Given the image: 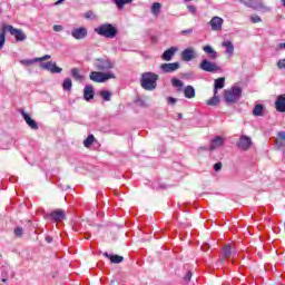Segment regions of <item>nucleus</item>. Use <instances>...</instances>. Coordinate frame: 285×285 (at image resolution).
<instances>
[{
  "label": "nucleus",
  "mask_w": 285,
  "mask_h": 285,
  "mask_svg": "<svg viewBox=\"0 0 285 285\" xmlns=\"http://www.w3.org/2000/svg\"><path fill=\"white\" fill-rule=\"evenodd\" d=\"M9 32L11 37L16 38V41H26L28 39V36L23 30L21 29H14L12 24H6L2 26V31H1V47L3 48V45L6 43V33Z\"/></svg>",
  "instance_id": "nucleus-1"
},
{
  "label": "nucleus",
  "mask_w": 285,
  "mask_h": 285,
  "mask_svg": "<svg viewBox=\"0 0 285 285\" xmlns=\"http://www.w3.org/2000/svg\"><path fill=\"white\" fill-rule=\"evenodd\" d=\"M157 81H159V75L155 72H144L140 78V86L144 90L153 91L157 88Z\"/></svg>",
  "instance_id": "nucleus-2"
},
{
  "label": "nucleus",
  "mask_w": 285,
  "mask_h": 285,
  "mask_svg": "<svg viewBox=\"0 0 285 285\" xmlns=\"http://www.w3.org/2000/svg\"><path fill=\"white\" fill-rule=\"evenodd\" d=\"M95 32L96 35H99V37H105L106 39H115L119 31L111 23H102L95 28Z\"/></svg>",
  "instance_id": "nucleus-3"
},
{
  "label": "nucleus",
  "mask_w": 285,
  "mask_h": 285,
  "mask_svg": "<svg viewBox=\"0 0 285 285\" xmlns=\"http://www.w3.org/2000/svg\"><path fill=\"white\" fill-rule=\"evenodd\" d=\"M89 79L96 83H105L108 79H116V76L114 72L91 71Z\"/></svg>",
  "instance_id": "nucleus-4"
},
{
  "label": "nucleus",
  "mask_w": 285,
  "mask_h": 285,
  "mask_svg": "<svg viewBox=\"0 0 285 285\" xmlns=\"http://www.w3.org/2000/svg\"><path fill=\"white\" fill-rule=\"evenodd\" d=\"M94 66L96 70L100 72H108V70L115 68V62L110 61L108 58H98L94 61Z\"/></svg>",
  "instance_id": "nucleus-5"
},
{
  "label": "nucleus",
  "mask_w": 285,
  "mask_h": 285,
  "mask_svg": "<svg viewBox=\"0 0 285 285\" xmlns=\"http://www.w3.org/2000/svg\"><path fill=\"white\" fill-rule=\"evenodd\" d=\"M238 99H242V88L233 87L229 90H225L226 104H237Z\"/></svg>",
  "instance_id": "nucleus-6"
},
{
  "label": "nucleus",
  "mask_w": 285,
  "mask_h": 285,
  "mask_svg": "<svg viewBox=\"0 0 285 285\" xmlns=\"http://www.w3.org/2000/svg\"><path fill=\"white\" fill-rule=\"evenodd\" d=\"M199 68L200 70H204V72H219V70H222L217 63L209 61L208 59L202 60Z\"/></svg>",
  "instance_id": "nucleus-7"
},
{
  "label": "nucleus",
  "mask_w": 285,
  "mask_h": 285,
  "mask_svg": "<svg viewBox=\"0 0 285 285\" xmlns=\"http://www.w3.org/2000/svg\"><path fill=\"white\" fill-rule=\"evenodd\" d=\"M40 68L42 70H48L49 72H52V75H59L63 71L60 67H57V62L48 61V62H41Z\"/></svg>",
  "instance_id": "nucleus-8"
},
{
  "label": "nucleus",
  "mask_w": 285,
  "mask_h": 285,
  "mask_svg": "<svg viewBox=\"0 0 285 285\" xmlns=\"http://www.w3.org/2000/svg\"><path fill=\"white\" fill-rule=\"evenodd\" d=\"M46 218L50 219V222H63V219H66V210L56 209V210L47 214Z\"/></svg>",
  "instance_id": "nucleus-9"
},
{
  "label": "nucleus",
  "mask_w": 285,
  "mask_h": 285,
  "mask_svg": "<svg viewBox=\"0 0 285 285\" xmlns=\"http://www.w3.org/2000/svg\"><path fill=\"white\" fill-rule=\"evenodd\" d=\"M19 112L22 116V118L24 119L26 124L29 126V128H31V130H39V125L37 124V121L35 119L30 118V115H28L26 112V110L20 109Z\"/></svg>",
  "instance_id": "nucleus-10"
},
{
  "label": "nucleus",
  "mask_w": 285,
  "mask_h": 285,
  "mask_svg": "<svg viewBox=\"0 0 285 285\" xmlns=\"http://www.w3.org/2000/svg\"><path fill=\"white\" fill-rule=\"evenodd\" d=\"M250 146H253V140L250 139V137L243 135L240 136L238 142H237V147L240 150H248L250 148Z\"/></svg>",
  "instance_id": "nucleus-11"
},
{
  "label": "nucleus",
  "mask_w": 285,
  "mask_h": 285,
  "mask_svg": "<svg viewBox=\"0 0 285 285\" xmlns=\"http://www.w3.org/2000/svg\"><path fill=\"white\" fill-rule=\"evenodd\" d=\"M208 24L210 26L212 30H214V32H219V30H222V27L224 26V19L215 16L212 18Z\"/></svg>",
  "instance_id": "nucleus-12"
},
{
  "label": "nucleus",
  "mask_w": 285,
  "mask_h": 285,
  "mask_svg": "<svg viewBox=\"0 0 285 285\" xmlns=\"http://www.w3.org/2000/svg\"><path fill=\"white\" fill-rule=\"evenodd\" d=\"M224 146V138L222 136H216L212 142L209 148L200 147L203 150H216V148H222Z\"/></svg>",
  "instance_id": "nucleus-13"
},
{
  "label": "nucleus",
  "mask_w": 285,
  "mask_h": 285,
  "mask_svg": "<svg viewBox=\"0 0 285 285\" xmlns=\"http://www.w3.org/2000/svg\"><path fill=\"white\" fill-rule=\"evenodd\" d=\"M180 65L179 62H169V63H161L160 70L163 72H176V70H179Z\"/></svg>",
  "instance_id": "nucleus-14"
},
{
  "label": "nucleus",
  "mask_w": 285,
  "mask_h": 285,
  "mask_svg": "<svg viewBox=\"0 0 285 285\" xmlns=\"http://www.w3.org/2000/svg\"><path fill=\"white\" fill-rule=\"evenodd\" d=\"M179 50L177 47H170L169 49L165 50L161 55L163 61H173V58L175 57L176 52Z\"/></svg>",
  "instance_id": "nucleus-15"
},
{
  "label": "nucleus",
  "mask_w": 285,
  "mask_h": 285,
  "mask_svg": "<svg viewBox=\"0 0 285 285\" xmlns=\"http://www.w3.org/2000/svg\"><path fill=\"white\" fill-rule=\"evenodd\" d=\"M71 36L73 37V39H86V37H88V29H86L85 27H80L77 29H73L71 31Z\"/></svg>",
  "instance_id": "nucleus-16"
},
{
  "label": "nucleus",
  "mask_w": 285,
  "mask_h": 285,
  "mask_svg": "<svg viewBox=\"0 0 285 285\" xmlns=\"http://www.w3.org/2000/svg\"><path fill=\"white\" fill-rule=\"evenodd\" d=\"M83 99L85 101H91V99H95V88L91 85H87L85 87Z\"/></svg>",
  "instance_id": "nucleus-17"
},
{
  "label": "nucleus",
  "mask_w": 285,
  "mask_h": 285,
  "mask_svg": "<svg viewBox=\"0 0 285 285\" xmlns=\"http://www.w3.org/2000/svg\"><path fill=\"white\" fill-rule=\"evenodd\" d=\"M277 112H285V94L279 95L275 101Z\"/></svg>",
  "instance_id": "nucleus-18"
},
{
  "label": "nucleus",
  "mask_w": 285,
  "mask_h": 285,
  "mask_svg": "<svg viewBox=\"0 0 285 285\" xmlns=\"http://www.w3.org/2000/svg\"><path fill=\"white\" fill-rule=\"evenodd\" d=\"M183 61H193L195 59V50L187 48L181 52Z\"/></svg>",
  "instance_id": "nucleus-19"
},
{
  "label": "nucleus",
  "mask_w": 285,
  "mask_h": 285,
  "mask_svg": "<svg viewBox=\"0 0 285 285\" xmlns=\"http://www.w3.org/2000/svg\"><path fill=\"white\" fill-rule=\"evenodd\" d=\"M223 48H225V52L227 55H229V57H233L234 52H235V46L233 45V42L230 40H225L222 43Z\"/></svg>",
  "instance_id": "nucleus-20"
},
{
  "label": "nucleus",
  "mask_w": 285,
  "mask_h": 285,
  "mask_svg": "<svg viewBox=\"0 0 285 285\" xmlns=\"http://www.w3.org/2000/svg\"><path fill=\"white\" fill-rule=\"evenodd\" d=\"M226 82V78L222 77L215 80L214 82V95H217L218 90H222L224 88Z\"/></svg>",
  "instance_id": "nucleus-21"
},
{
  "label": "nucleus",
  "mask_w": 285,
  "mask_h": 285,
  "mask_svg": "<svg viewBox=\"0 0 285 285\" xmlns=\"http://www.w3.org/2000/svg\"><path fill=\"white\" fill-rule=\"evenodd\" d=\"M234 250H233V247L230 245H225L224 248H223V259L222 262L226 261V259H229V257H233L234 255Z\"/></svg>",
  "instance_id": "nucleus-22"
},
{
  "label": "nucleus",
  "mask_w": 285,
  "mask_h": 285,
  "mask_svg": "<svg viewBox=\"0 0 285 285\" xmlns=\"http://www.w3.org/2000/svg\"><path fill=\"white\" fill-rule=\"evenodd\" d=\"M104 257H107V259H110L111 264H121V262H124L122 256H119V255L104 253Z\"/></svg>",
  "instance_id": "nucleus-23"
},
{
  "label": "nucleus",
  "mask_w": 285,
  "mask_h": 285,
  "mask_svg": "<svg viewBox=\"0 0 285 285\" xmlns=\"http://www.w3.org/2000/svg\"><path fill=\"white\" fill-rule=\"evenodd\" d=\"M184 95H185L186 99H195V96H196L195 87H193L190 85L185 87Z\"/></svg>",
  "instance_id": "nucleus-24"
},
{
  "label": "nucleus",
  "mask_w": 285,
  "mask_h": 285,
  "mask_svg": "<svg viewBox=\"0 0 285 285\" xmlns=\"http://www.w3.org/2000/svg\"><path fill=\"white\" fill-rule=\"evenodd\" d=\"M204 52H206L208 55V58L212 60L217 59V51H215V49H213V47L210 46H205L203 48Z\"/></svg>",
  "instance_id": "nucleus-25"
},
{
  "label": "nucleus",
  "mask_w": 285,
  "mask_h": 285,
  "mask_svg": "<svg viewBox=\"0 0 285 285\" xmlns=\"http://www.w3.org/2000/svg\"><path fill=\"white\" fill-rule=\"evenodd\" d=\"M2 273L4 274H2V282H8V279H10V277L12 278V277H14V272H12V269L10 268V267H4L3 269H2Z\"/></svg>",
  "instance_id": "nucleus-26"
},
{
  "label": "nucleus",
  "mask_w": 285,
  "mask_h": 285,
  "mask_svg": "<svg viewBox=\"0 0 285 285\" xmlns=\"http://www.w3.org/2000/svg\"><path fill=\"white\" fill-rule=\"evenodd\" d=\"M253 115L255 117H264V105L258 104L253 109Z\"/></svg>",
  "instance_id": "nucleus-27"
},
{
  "label": "nucleus",
  "mask_w": 285,
  "mask_h": 285,
  "mask_svg": "<svg viewBox=\"0 0 285 285\" xmlns=\"http://www.w3.org/2000/svg\"><path fill=\"white\" fill-rule=\"evenodd\" d=\"M132 1L134 0H112L118 10H124V7L128 6V3H132Z\"/></svg>",
  "instance_id": "nucleus-28"
},
{
  "label": "nucleus",
  "mask_w": 285,
  "mask_h": 285,
  "mask_svg": "<svg viewBox=\"0 0 285 285\" xmlns=\"http://www.w3.org/2000/svg\"><path fill=\"white\" fill-rule=\"evenodd\" d=\"M171 86L174 88H178L177 91L181 92V90L184 88V81H181L180 79H177V78H173L171 79Z\"/></svg>",
  "instance_id": "nucleus-29"
},
{
  "label": "nucleus",
  "mask_w": 285,
  "mask_h": 285,
  "mask_svg": "<svg viewBox=\"0 0 285 285\" xmlns=\"http://www.w3.org/2000/svg\"><path fill=\"white\" fill-rule=\"evenodd\" d=\"M160 12H161V3L155 2L151 6V14H155V17H157V16H159Z\"/></svg>",
  "instance_id": "nucleus-30"
},
{
  "label": "nucleus",
  "mask_w": 285,
  "mask_h": 285,
  "mask_svg": "<svg viewBox=\"0 0 285 285\" xmlns=\"http://www.w3.org/2000/svg\"><path fill=\"white\" fill-rule=\"evenodd\" d=\"M71 77H73V79H76V81H81V79H83V76L81 75V72L79 71L78 68L71 69Z\"/></svg>",
  "instance_id": "nucleus-31"
},
{
  "label": "nucleus",
  "mask_w": 285,
  "mask_h": 285,
  "mask_svg": "<svg viewBox=\"0 0 285 285\" xmlns=\"http://www.w3.org/2000/svg\"><path fill=\"white\" fill-rule=\"evenodd\" d=\"M95 144V136L89 135L85 140H83V146L85 148H90Z\"/></svg>",
  "instance_id": "nucleus-32"
},
{
  "label": "nucleus",
  "mask_w": 285,
  "mask_h": 285,
  "mask_svg": "<svg viewBox=\"0 0 285 285\" xmlns=\"http://www.w3.org/2000/svg\"><path fill=\"white\" fill-rule=\"evenodd\" d=\"M63 90L70 91L72 90V80L70 78H66L62 83Z\"/></svg>",
  "instance_id": "nucleus-33"
},
{
  "label": "nucleus",
  "mask_w": 285,
  "mask_h": 285,
  "mask_svg": "<svg viewBox=\"0 0 285 285\" xmlns=\"http://www.w3.org/2000/svg\"><path fill=\"white\" fill-rule=\"evenodd\" d=\"M100 97L105 100V101H110L112 94L108 90H101L100 91Z\"/></svg>",
  "instance_id": "nucleus-34"
},
{
  "label": "nucleus",
  "mask_w": 285,
  "mask_h": 285,
  "mask_svg": "<svg viewBox=\"0 0 285 285\" xmlns=\"http://www.w3.org/2000/svg\"><path fill=\"white\" fill-rule=\"evenodd\" d=\"M219 104V96L214 94L209 100H207V106H217Z\"/></svg>",
  "instance_id": "nucleus-35"
},
{
  "label": "nucleus",
  "mask_w": 285,
  "mask_h": 285,
  "mask_svg": "<svg viewBox=\"0 0 285 285\" xmlns=\"http://www.w3.org/2000/svg\"><path fill=\"white\" fill-rule=\"evenodd\" d=\"M85 19H90L94 21V19H97V16H95V12L92 10H89L85 13Z\"/></svg>",
  "instance_id": "nucleus-36"
},
{
  "label": "nucleus",
  "mask_w": 285,
  "mask_h": 285,
  "mask_svg": "<svg viewBox=\"0 0 285 285\" xmlns=\"http://www.w3.org/2000/svg\"><path fill=\"white\" fill-rule=\"evenodd\" d=\"M38 61H37V58H35V59H31V60H21L20 61V63L22 65V66H32V63H37Z\"/></svg>",
  "instance_id": "nucleus-37"
},
{
  "label": "nucleus",
  "mask_w": 285,
  "mask_h": 285,
  "mask_svg": "<svg viewBox=\"0 0 285 285\" xmlns=\"http://www.w3.org/2000/svg\"><path fill=\"white\" fill-rule=\"evenodd\" d=\"M13 233L16 237H23V227H17Z\"/></svg>",
  "instance_id": "nucleus-38"
},
{
  "label": "nucleus",
  "mask_w": 285,
  "mask_h": 285,
  "mask_svg": "<svg viewBox=\"0 0 285 285\" xmlns=\"http://www.w3.org/2000/svg\"><path fill=\"white\" fill-rule=\"evenodd\" d=\"M250 21L252 23H259L262 21V18L259 16H252Z\"/></svg>",
  "instance_id": "nucleus-39"
},
{
  "label": "nucleus",
  "mask_w": 285,
  "mask_h": 285,
  "mask_svg": "<svg viewBox=\"0 0 285 285\" xmlns=\"http://www.w3.org/2000/svg\"><path fill=\"white\" fill-rule=\"evenodd\" d=\"M48 59H51L50 55H45L41 58H36V61L41 62V61H48Z\"/></svg>",
  "instance_id": "nucleus-40"
},
{
  "label": "nucleus",
  "mask_w": 285,
  "mask_h": 285,
  "mask_svg": "<svg viewBox=\"0 0 285 285\" xmlns=\"http://www.w3.org/2000/svg\"><path fill=\"white\" fill-rule=\"evenodd\" d=\"M277 68H279V70H284V68H285V59L278 60Z\"/></svg>",
  "instance_id": "nucleus-41"
},
{
  "label": "nucleus",
  "mask_w": 285,
  "mask_h": 285,
  "mask_svg": "<svg viewBox=\"0 0 285 285\" xmlns=\"http://www.w3.org/2000/svg\"><path fill=\"white\" fill-rule=\"evenodd\" d=\"M276 146H277V148H284V146H285V140H279V139H277V140H276Z\"/></svg>",
  "instance_id": "nucleus-42"
},
{
  "label": "nucleus",
  "mask_w": 285,
  "mask_h": 285,
  "mask_svg": "<svg viewBox=\"0 0 285 285\" xmlns=\"http://www.w3.org/2000/svg\"><path fill=\"white\" fill-rule=\"evenodd\" d=\"M53 30L55 32H61V30H63V27L61 24H55Z\"/></svg>",
  "instance_id": "nucleus-43"
},
{
  "label": "nucleus",
  "mask_w": 285,
  "mask_h": 285,
  "mask_svg": "<svg viewBox=\"0 0 285 285\" xmlns=\"http://www.w3.org/2000/svg\"><path fill=\"white\" fill-rule=\"evenodd\" d=\"M180 35L183 36L193 35V28L180 31Z\"/></svg>",
  "instance_id": "nucleus-44"
},
{
  "label": "nucleus",
  "mask_w": 285,
  "mask_h": 285,
  "mask_svg": "<svg viewBox=\"0 0 285 285\" xmlns=\"http://www.w3.org/2000/svg\"><path fill=\"white\" fill-rule=\"evenodd\" d=\"M214 170H215L216 173H219V170H222V163H216V164L214 165Z\"/></svg>",
  "instance_id": "nucleus-45"
},
{
  "label": "nucleus",
  "mask_w": 285,
  "mask_h": 285,
  "mask_svg": "<svg viewBox=\"0 0 285 285\" xmlns=\"http://www.w3.org/2000/svg\"><path fill=\"white\" fill-rule=\"evenodd\" d=\"M191 277H193V272H187V274L185 275L184 279L186 282H189L191 279Z\"/></svg>",
  "instance_id": "nucleus-46"
},
{
  "label": "nucleus",
  "mask_w": 285,
  "mask_h": 285,
  "mask_svg": "<svg viewBox=\"0 0 285 285\" xmlns=\"http://www.w3.org/2000/svg\"><path fill=\"white\" fill-rule=\"evenodd\" d=\"M187 8L189 12H191V14H195L197 12V8L195 6H188Z\"/></svg>",
  "instance_id": "nucleus-47"
},
{
  "label": "nucleus",
  "mask_w": 285,
  "mask_h": 285,
  "mask_svg": "<svg viewBox=\"0 0 285 285\" xmlns=\"http://www.w3.org/2000/svg\"><path fill=\"white\" fill-rule=\"evenodd\" d=\"M167 101H168V104H171V106H175V104H177V100L173 97H168Z\"/></svg>",
  "instance_id": "nucleus-48"
},
{
  "label": "nucleus",
  "mask_w": 285,
  "mask_h": 285,
  "mask_svg": "<svg viewBox=\"0 0 285 285\" xmlns=\"http://www.w3.org/2000/svg\"><path fill=\"white\" fill-rule=\"evenodd\" d=\"M278 139L285 141V131L278 132Z\"/></svg>",
  "instance_id": "nucleus-49"
},
{
  "label": "nucleus",
  "mask_w": 285,
  "mask_h": 285,
  "mask_svg": "<svg viewBox=\"0 0 285 285\" xmlns=\"http://www.w3.org/2000/svg\"><path fill=\"white\" fill-rule=\"evenodd\" d=\"M46 242L48 244H52V237L51 236H46Z\"/></svg>",
  "instance_id": "nucleus-50"
},
{
  "label": "nucleus",
  "mask_w": 285,
  "mask_h": 285,
  "mask_svg": "<svg viewBox=\"0 0 285 285\" xmlns=\"http://www.w3.org/2000/svg\"><path fill=\"white\" fill-rule=\"evenodd\" d=\"M278 48H281V50H285V42L279 43V45H278Z\"/></svg>",
  "instance_id": "nucleus-51"
},
{
  "label": "nucleus",
  "mask_w": 285,
  "mask_h": 285,
  "mask_svg": "<svg viewBox=\"0 0 285 285\" xmlns=\"http://www.w3.org/2000/svg\"><path fill=\"white\" fill-rule=\"evenodd\" d=\"M62 1H66V0H58V1L56 2V6H60V3H61Z\"/></svg>",
  "instance_id": "nucleus-52"
},
{
  "label": "nucleus",
  "mask_w": 285,
  "mask_h": 285,
  "mask_svg": "<svg viewBox=\"0 0 285 285\" xmlns=\"http://www.w3.org/2000/svg\"><path fill=\"white\" fill-rule=\"evenodd\" d=\"M282 2H283V6H284V8H285V0H282Z\"/></svg>",
  "instance_id": "nucleus-53"
},
{
  "label": "nucleus",
  "mask_w": 285,
  "mask_h": 285,
  "mask_svg": "<svg viewBox=\"0 0 285 285\" xmlns=\"http://www.w3.org/2000/svg\"><path fill=\"white\" fill-rule=\"evenodd\" d=\"M239 1H242V2L246 3V0H239Z\"/></svg>",
  "instance_id": "nucleus-54"
},
{
  "label": "nucleus",
  "mask_w": 285,
  "mask_h": 285,
  "mask_svg": "<svg viewBox=\"0 0 285 285\" xmlns=\"http://www.w3.org/2000/svg\"><path fill=\"white\" fill-rule=\"evenodd\" d=\"M202 250H206V249H204V247H202Z\"/></svg>",
  "instance_id": "nucleus-55"
},
{
  "label": "nucleus",
  "mask_w": 285,
  "mask_h": 285,
  "mask_svg": "<svg viewBox=\"0 0 285 285\" xmlns=\"http://www.w3.org/2000/svg\"><path fill=\"white\" fill-rule=\"evenodd\" d=\"M185 1H193V0H185Z\"/></svg>",
  "instance_id": "nucleus-56"
}]
</instances>
